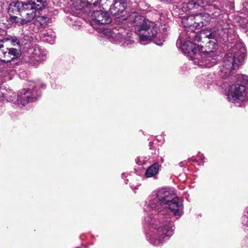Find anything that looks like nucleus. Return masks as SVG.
<instances>
[{
	"mask_svg": "<svg viewBox=\"0 0 248 248\" xmlns=\"http://www.w3.org/2000/svg\"><path fill=\"white\" fill-rule=\"evenodd\" d=\"M145 210L155 213L154 216L145 217L146 238L152 245L158 246L173 234L175 227L170 219L169 212L178 218L183 213V206L182 200L174 191L163 188L149 196Z\"/></svg>",
	"mask_w": 248,
	"mask_h": 248,
	"instance_id": "1",
	"label": "nucleus"
},
{
	"mask_svg": "<svg viewBox=\"0 0 248 248\" xmlns=\"http://www.w3.org/2000/svg\"><path fill=\"white\" fill-rule=\"evenodd\" d=\"M122 20H126L130 25L134 27L139 32V38L140 42L152 39L156 35L160 37L157 33V28L155 26L154 22L145 19L143 16L137 12L131 13L126 18L122 16Z\"/></svg>",
	"mask_w": 248,
	"mask_h": 248,
	"instance_id": "2",
	"label": "nucleus"
},
{
	"mask_svg": "<svg viewBox=\"0 0 248 248\" xmlns=\"http://www.w3.org/2000/svg\"><path fill=\"white\" fill-rule=\"evenodd\" d=\"M246 56V49L244 44L239 42L235 45L224 59L220 68V75L224 78L228 77L232 70L242 64Z\"/></svg>",
	"mask_w": 248,
	"mask_h": 248,
	"instance_id": "3",
	"label": "nucleus"
},
{
	"mask_svg": "<svg viewBox=\"0 0 248 248\" xmlns=\"http://www.w3.org/2000/svg\"><path fill=\"white\" fill-rule=\"evenodd\" d=\"M176 46L183 53L187 54L194 64L200 66L203 65L204 59L200 58L202 57L201 50L202 49L201 46L194 44L191 40H187L184 34H181L177 41Z\"/></svg>",
	"mask_w": 248,
	"mask_h": 248,
	"instance_id": "4",
	"label": "nucleus"
},
{
	"mask_svg": "<svg viewBox=\"0 0 248 248\" xmlns=\"http://www.w3.org/2000/svg\"><path fill=\"white\" fill-rule=\"evenodd\" d=\"M216 35L215 38H208L211 40L206 43L205 47L201 46L202 49L201 50L202 57H200V58L204 59V64L202 66L203 67H210L217 63V60L216 57L217 54L216 51L217 48V39L218 34L216 31Z\"/></svg>",
	"mask_w": 248,
	"mask_h": 248,
	"instance_id": "5",
	"label": "nucleus"
},
{
	"mask_svg": "<svg viewBox=\"0 0 248 248\" xmlns=\"http://www.w3.org/2000/svg\"><path fill=\"white\" fill-rule=\"evenodd\" d=\"M46 0H31L27 2L22 11L20 24L23 25L32 21L36 16V10L44 6Z\"/></svg>",
	"mask_w": 248,
	"mask_h": 248,
	"instance_id": "6",
	"label": "nucleus"
},
{
	"mask_svg": "<svg viewBox=\"0 0 248 248\" xmlns=\"http://www.w3.org/2000/svg\"><path fill=\"white\" fill-rule=\"evenodd\" d=\"M246 87L241 84L230 86L227 93L228 100L232 103H239L243 102L247 95Z\"/></svg>",
	"mask_w": 248,
	"mask_h": 248,
	"instance_id": "7",
	"label": "nucleus"
},
{
	"mask_svg": "<svg viewBox=\"0 0 248 248\" xmlns=\"http://www.w3.org/2000/svg\"><path fill=\"white\" fill-rule=\"evenodd\" d=\"M40 95V92L35 91L33 89H23L18 93L16 100L19 105L25 106L29 102L35 101Z\"/></svg>",
	"mask_w": 248,
	"mask_h": 248,
	"instance_id": "8",
	"label": "nucleus"
},
{
	"mask_svg": "<svg viewBox=\"0 0 248 248\" xmlns=\"http://www.w3.org/2000/svg\"><path fill=\"white\" fill-rule=\"evenodd\" d=\"M29 53L30 58L28 62L31 66H37L45 60L46 53L39 46L30 48Z\"/></svg>",
	"mask_w": 248,
	"mask_h": 248,
	"instance_id": "9",
	"label": "nucleus"
},
{
	"mask_svg": "<svg viewBox=\"0 0 248 248\" xmlns=\"http://www.w3.org/2000/svg\"><path fill=\"white\" fill-rule=\"evenodd\" d=\"M92 18L91 25L93 27L96 25H102L105 24H109L111 22V18L109 17L108 14L102 10L95 11L92 15Z\"/></svg>",
	"mask_w": 248,
	"mask_h": 248,
	"instance_id": "10",
	"label": "nucleus"
},
{
	"mask_svg": "<svg viewBox=\"0 0 248 248\" xmlns=\"http://www.w3.org/2000/svg\"><path fill=\"white\" fill-rule=\"evenodd\" d=\"M106 1L109 6L110 13L114 16L119 15L125 10L127 5L125 0H100V2Z\"/></svg>",
	"mask_w": 248,
	"mask_h": 248,
	"instance_id": "11",
	"label": "nucleus"
},
{
	"mask_svg": "<svg viewBox=\"0 0 248 248\" xmlns=\"http://www.w3.org/2000/svg\"><path fill=\"white\" fill-rule=\"evenodd\" d=\"M192 34L190 35L187 32L186 36L195 42H199L202 41V39L206 38H215L216 36V31H212L210 30L204 29L200 31L199 33H196L194 31H192Z\"/></svg>",
	"mask_w": 248,
	"mask_h": 248,
	"instance_id": "12",
	"label": "nucleus"
},
{
	"mask_svg": "<svg viewBox=\"0 0 248 248\" xmlns=\"http://www.w3.org/2000/svg\"><path fill=\"white\" fill-rule=\"evenodd\" d=\"M19 56V52L16 48H6L0 50V60L5 62H10L18 58Z\"/></svg>",
	"mask_w": 248,
	"mask_h": 248,
	"instance_id": "13",
	"label": "nucleus"
},
{
	"mask_svg": "<svg viewBox=\"0 0 248 248\" xmlns=\"http://www.w3.org/2000/svg\"><path fill=\"white\" fill-rule=\"evenodd\" d=\"M93 28L98 32H102L103 36L109 39L111 42L117 43V41H120V38H122V33L120 32L115 33L109 29H106L104 27H93Z\"/></svg>",
	"mask_w": 248,
	"mask_h": 248,
	"instance_id": "14",
	"label": "nucleus"
},
{
	"mask_svg": "<svg viewBox=\"0 0 248 248\" xmlns=\"http://www.w3.org/2000/svg\"><path fill=\"white\" fill-rule=\"evenodd\" d=\"M27 2L21 1H14L10 3L8 8V14L9 15L20 14L21 15L22 11Z\"/></svg>",
	"mask_w": 248,
	"mask_h": 248,
	"instance_id": "15",
	"label": "nucleus"
},
{
	"mask_svg": "<svg viewBox=\"0 0 248 248\" xmlns=\"http://www.w3.org/2000/svg\"><path fill=\"white\" fill-rule=\"evenodd\" d=\"M194 15L195 17V20H196L197 22L198 28L207 25L209 23L211 19L210 15L206 13L195 14Z\"/></svg>",
	"mask_w": 248,
	"mask_h": 248,
	"instance_id": "16",
	"label": "nucleus"
},
{
	"mask_svg": "<svg viewBox=\"0 0 248 248\" xmlns=\"http://www.w3.org/2000/svg\"><path fill=\"white\" fill-rule=\"evenodd\" d=\"M182 23L185 28H189L191 31L198 28L196 20L194 15L185 16L182 20Z\"/></svg>",
	"mask_w": 248,
	"mask_h": 248,
	"instance_id": "17",
	"label": "nucleus"
},
{
	"mask_svg": "<svg viewBox=\"0 0 248 248\" xmlns=\"http://www.w3.org/2000/svg\"><path fill=\"white\" fill-rule=\"evenodd\" d=\"M159 168L158 163H154L146 169L145 176L146 178L155 177L158 173Z\"/></svg>",
	"mask_w": 248,
	"mask_h": 248,
	"instance_id": "18",
	"label": "nucleus"
},
{
	"mask_svg": "<svg viewBox=\"0 0 248 248\" xmlns=\"http://www.w3.org/2000/svg\"><path fill=\"white\" fill-rule=\"evenodd\" d=\"M16 95L11 90H2L0 94V98L3 101L13 102L16 99Z\"/></svg>",
	"mask_w": 248,
	"mask_h": 248,
	"instance_id": "19",
	"label": "nucleus"
},
{
	"mask_svg": "<svg viewBox=\"0 0 248 248\" xmlns=\"http://www.w3.org/2000/svg\"><path fill=\"white\" fill-rule=\"evenodd\" d=\"M41 37L44 41L51 44L54 43L55 39L54 33L51 30H47L42 33Z\"/></svg>",
	"mask_w": 248,
	"mask_h": 248,
	"instance_id": "20",
	"label": "nucleus"
},
{
	"mask_svg": "<svg viewBox=\"0 0 248 248\" xmlns=\"http://www.w3.org/2000/svg\"><path fill=\"white\" fill-rule=\"evenodd\" d=\"M16 73L13 68V64H10L9 66L4 67L2 70V74L6 80H11Z\"/></svg>",
	"mask_w": 248,
	"mask_h": 248,
	"instance_id": "21",
	"label": "nucleus"
},
{
	"mask_svg": "<svg viewBox=\"0 0 248 248\" xmlns=\"http://www.w3.org/2000/svg\"><path fill=\"white\" fill-rule=\"evenodd\" d=\"M125 34L126 33L124 34L122 33V38H120V41H117V43H122L121 45L124 46H130L134 43V41L131 39V38H133V37L129 35L128 33H127L126 35Z\"/></svg>",
	"mask_w": 248,
	"mask_h": 248,
	"instance_id": "22",
	"label": "nucleus"
},
{
	"mask_svg": "<svg viewBox=\"0 0 248 248\" xmlns=\"http://www.w3.org/2000/svg\"><path fill=\"white\" fill-rule=\"evenodd\" d=\"M48 18L46 16H38L34 20V24L37 27H45L47 25Z\"/></svg>",
	"mask_w": 248,
	"mask_h": 248,
	"instance_id": "23",
	"label": "nucleus"
},
{
	"mask_svg": "<svg viewBox=\"0 0 248 248\" xmlns=\"http://www.w3.org/2000/svg\"><path fill=\"white\" fill-rule=\"evenodd\" d=\"M10 18L9 19V21L13 24L15 25L18 24V25H21V18L18 17L15 15H9Z\"/></svg>",
	"mask_w": 248,
	"mask_h": 248,
	"instance_id": "24",
	"label": "nucleus"
},
{
	"mask_svg": "<svg viewBox=\"0 0 248 248\" xmlns=\"http://www.w3.org/2000/svg\"><path fill=\"white\" fill-rule=\"evenodd\" d=\"M9 39L11 40L13 46L20 45L19 40L16 36H11Z\"/></svg>",
	"mask_w": 248,
	"mask_h": 248,
	"instance_id": "25",
	"label": "nucleus"
},
{
	"mask_svg": "<svg viewBox=\"0 0 248 248\" xmlns=\"http://www.w3.org/2000/svg\"><path fill=\"white\" fill-rule=\"evenodd\" d=\"M165 36H163L162 37L161 39H160L158 41L155 40V43L156 45L160 46L163 44V42L165 41Z\"/></svg>",
	"mask_w": 248,
	"mask_h": 248,
	"instance_id": "26",
	"label": "nucleus"
},
{
	"mask_svg": "<svg viewBox=\"0 0 248 248\" xmlns=\"http://www.w3.org/2000/svg\"><path fill=\"white\" fill-rule=\"evenodd\" d=\"M245 245L243 246V248H248V239H246L245 240Z\"/></svg>",
	"mask_w": 248,
	"mask_h": 248,
	"instance_id": "27",
	"label": "nucleus"
},
{
	"mask_svg": "<svg viewBox=\"0 0 248 248\" xmlns=\"http://www.w3.org/2000/svg\"><path fill=\"white\" fill-rule=\"evenodd\" d=\"M198 156L201 159V160H203V158H204L203 155L202 154H201V155H198Z\"/></svg>",
	"mask_w": 248,
	"mask_h": 248,
	"instance_id": "28",
	"label": "nucleus"
}]
</instances>
